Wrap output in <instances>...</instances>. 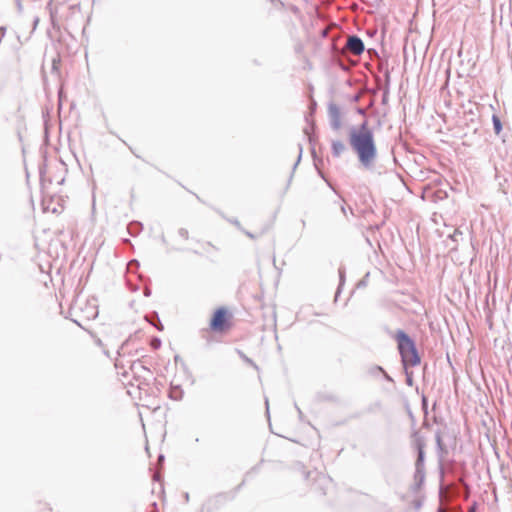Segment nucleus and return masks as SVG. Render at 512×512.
I'll return each instance as SVG.
<instances>
[{
	"mask_svg": "<svg viewBox=\"0 0 512 512\" xmlns=\"http://www.w3.org/2000/svg\"><path fill=\"white\" fill-rule=\"evenodd\" d=\"M178 234H179L182 238H184V239H188V231H187V229H185V228H180V229L178 230Z\"/></svg>",
	"mask_w": 512,
	"mask_h": 512,
	"instance_id": "nucleus-12",
	"label": "nucleus"
},
{
	"mask_svg": "<svg viewBox=\"0 0 512 512\" xmlns=\"http://www.w3.org/2000/svg\"><path fill=\"white\" fill-rule=\"evenodd\" d=\"M244 359H245V361H246V362H248V363H250V364H253L252 360H250L249 358L244 357Z\"/></svg>",
	"mask_w": 512,
	"mask_h": 512,
	"instance_id": "nucleus-19",
	"label": "nucleus"
},
{
	"mask_svg": "<svg viewBox=\"0 0 512 512\" xmlns=\"http://www.w3.org/2000/svg\"><path fill=\"white\" fill-rule=\"evenodd\" d=\"M424 476H425L424 467H421L418 470V466H415V479L419 480L420 482H422L423 479H424Z\"/></svg>",
	"mask_w": 512,
	"mask_h": 512,
	"instance_id": "nucleus-9",
	"label": "nucleus"
},
{
	"mask_svg": "<svg viewBox=\"0 0 512 512\" xmlns=\"http://www.w3.org/2000/svg\"><path fill=\"white\" fill-rule=\"evenodd\" d=\"M158 460H159L160 462H162V461L164 460V456H163V455H160V456H159V458H158Z\"/></svg>",
	"mask_w": 512,
	"mask_h": 512,
	"instance_id": "nucleus-21",
	"label": "nucleus"
},
{
	"mask_svg": "<svg viewBox=\"0 0 512 512\" xmlns=\"http://www.w3.org/2000/svg\"><path fill=\"white\" fill-rule=\"evenodd\" d=\"M185 499L188 500L189 499V495L188 493L185 494Z\"/></svg>",
	"mask_w": 512,
	"mask_h": 512,
	"instance_id": "nucleus-23",
	"label": "nucleus"
},
{
	"mask_svg": "<svg viewBox=\"0 0 512 512\" xmlns=\"http://www.w3.org/2000/svg\"><path fill=\"white\" fill-rule=\"evenodd\" d=\"M155 317L157 318L158 324H154V326H155L158 330L162 331V330H163V326H162V324L160 323V320H159V318H158V315H157V314H155Z\"/></svg>",
	"mask_w": 512,
	"mask_h": 512,
	"instance_id": "nucleus-15",
	"label": "nucleus"
},
{
	"mask_svg": "<svg viewBox=\"0 0 512 512\" xmlns=\"http://www.w3.org/2000/svg\"><path fill=\"white\" fill-rule=\"evenodd\" d=\"M96 315H97V311H96L95 307H92L91 311H90V313L88 314L87 317L88 318H94Z\"/></svg>",
	"mask_w": 512,
	"mask_h": 512,
	"instance_id": "nucleus-14",
	"label": "nucleus"
},
{
	"mask_svg": "<svg viewBox=\"0 0 512 512\" xmlns=\"http://www.w3.org/2000/svg\"><path fill=\"white\" fill-rule=\"evenodd\" d=\"M134 264H135V265H138L137 260H132V261H130V263H129V268H131V266H132V265H134Z\"/></svg>",
	"mask_w": 512,
	"mask_h": 512,
	"instance_id": "nucleus-17",
	"label": "nucleus"
},
{
	"mask_svg": "<svg viewBox=\"0 0 512 512\" xmlns=\"http://www.w3.org/2000/svg\"><path fill=\"white\" fill-rule=\"evenodd\" d=\"M301 156H302V148H301V147H299V155H298L297 161H296V163H295V165H294V168H295V167L298 165V163L300 162V160H301Z\"/></svg>",
	"mask_w": 512,
	"mask_h": 512,
	"instance_id": "nucleus-16",
	"label": "nucleus"
},
{
	"mask_svg": "<svg viewBox=\"0 0 512 512\" xmlns=\"http://www.w3.org/2000/svg\"><path fill=\"white\" fill-rule=\"evenodd\" d=\"M245 233H246V235H247L248 237H250V238H252V239L254 238V235H253L252 233H250V232H245Z\"/></svg>",
	"mask_w": 512,
	"mask_h": 512,
	"instance_id": "nucleus-18",
	"label": "nucleus"
},
{
	"mask_svg": "<svg viewBox=\"0 0 512 512\" xmlns=\"http://www.w3.org/2000/svg\"><path fill=\"white\" fill-rule=\"evenodd\" d=\"M415 466H418V470L421 467H424V451L421 446H419V448H418V457H417Z\"/></svg>",
	"mask_w": 512,
	"mask_h": 512,
	"instance_id": "nucleus-8",
	"label": "nucleus"
},
{
	"mask_svg": "<svg viewBox=\"0 0 512 512\" xmlns=\"http://www.w3.org/2000/svg\"><path fill=\"white\" fill-rule=\"evenodd\" d=\"M328 116L331 128L338 131L342 126L340 108L336 104L330 103L328 106Z\"/></svg>",
	"mask_w": 512,
	"mask_h": 512,
	"instance_id": "nucleus-3",
	"label": "nucleus"
},
{
	"mask_svg": "<svg viewBox=\"0 0 512 512\" xmlns=\"http://www.w3.org/2000/svg\"><path fill=\"white\" fill-rule=\"evenodd\" d=\"M151 346L154 348V349H158L160 346H161V340L159 338H153L151 340Z\"/></svg>",
	"mask_w": 512,
	"mask_h": 512,
	"instance_id": "nucleus-10",
	"label": "nucleus"
},
{
	"mask_svg": "<svg viewBox=\"0 0 512 512\" xmlns=\"http://www.w3.org/2000/svg\"><path fill=\"white\" fill-rule=\"evenodd\" d=\"M266 407L268 408V400L265 401Z\"/></svg>",
	"mask_w": 512,
	"mask_h": 512,
	"instance_id": "nucleus-25",
	"label": "nucleus"
},
{
	"mask_svg": "<svg viewBox=\"0 0 512 512\" xmlns=\"http://www.w3.org/2000/svg\"><path fill=\"white\" fill-rule=\"evenodd\" d=\"M339 276H340V284H339V287H338V290H337V293H336V296L339 294L340 292V288H341V285L344 281V270L343 269H339Z\"/></svg>",
	"mask_w": 512,
	"mask_h": 512,
	"instance_id": "nucleus-11",
	"label": "nucleus"
},
{
	"mask_svg": "<svg viewBox=\"0 0 512 512\" xmlns=\"http://www.w3.org/2000/svg\"><path fill=\"white\" fill-rule=\"evenodd\" d=\"M493 129L495 134L499 135L502 131V123L500 118L497 115L492 116Z\"/></svg>",
	"mask_w": 512,
	"mask_h": 512,
	"instance_id": "nucleus-7",
	"label": "nucleus"
},
{
	"mask_svg": "<svg viewBox=\"0 0 512 512\" xmlns=\"http://www.w3.org/2000/svg\"><path fill=\"white\" fill-rule=\"evenodd\" d=\"M332 154L335 157H339L345 150V144L340 140H333L331 143Z\"/></svg>",
	"mask_w": 512,
	"mask_h": 512,
	"instance_id": "nucleus-6",
	"label": "nucleus"
},
{
	"mask_svg": "<svg viewBox=\"0 0 512 512\" xmlns=\"http://www.w3.org/2000/svg\"><path fill=\"white\" fill-rule=\"evenodd\" d=\"M226 321V311L223 308H219L214 313V316L211 320L210 326L214 331H222L224 328V324Z\"/></svg>",
	"mask_w": 512,
	"mask_h": 512,
	"instance_id": "nucleus-5",
	"label": "nucleus"
},
{
	"mask_svg": "<svg viewBox=\"0 0 512 512\" xmlns=\"http://www.w3.org/2000/svg\"><path fill=\"white\" fill-rule=\"evenodd\" d=\"M345 47L353 55H360L364 51V43L356 35L348 37Z\"/></svg>",
	"mask_w": 512,
	"mask_h": 512,
	"instance_id": "nucleus-4",
	"label": "nucleus"
},
{
	"mask_svg": "<svg viewBox=\"0 0 512 512\" xmlns=\"http://www.w3.org/2000/svg\"><path fill=\"white\" fill-rule=\"evenodd\" d=\"M150 322H151V324H153V325H154V324H158V321H154V322L150 321Z\"/></svg>",
	"mask_w": 512,
	"mask_h": 512,
	"instance_id": "nucleus-24",
	"label": "nucleus"
},
{
	"mask_svg": "<svg viewBox=\"0 0 512 512\" xmlns=\"http://www.w3.org/2000/svg\"><path fill=\"white\" fill-rule=\"evenodd\" d=\"M349 144L357 155L361 167L372 170L377 161L378 151L373 130L368 126L367 121L349 130Z\"/></svg>",
	"mask_w": 512,
	"mask_h": 512,
	"instance_id": "nucleus-1",
	"label": "nucleus"
},
{
	"mask_svg": "<svg viewBox=\"0 0 512 512\" xmlns=\"http://www.w3.org/2000/svg\"><path fill=\"white\" fill-rule=\"evenodd\" d=\"M396 340L404 366L418 365L420 363V357L411 338L404 331L399 330L396 334Z\"/></svg>",
	"mask_w": 512,
	"mask_h": 512,
	"instance_id": "nucleus-2",
	"label": "nucleus"
},
{
	"mask_svg": "<svg viewBox=\"0 0 512 512\" xmlns=\"http://www.w3.org/2000/svg\"><path fill=\"white\" fill-rule=\"evenodd\" d=\"M150 294V291L149 290H146L145 291V295L148 296Z\"/></svg>",
	"mask_w": 512,
	"mask_h": 512,
	"instance_id": "nucleus-22",
	"label": "nucleus"
},
{
	"mask_svg": "<svg viewBox=\"0 0 512 512\" xmlns=\"http://www.w3.org/2000/svg\"><path fill=\"white\" fill-rule=\"evenodd\" d=\"M233 224L237 225V226H240L239 222L237 220H232L231 221Z\"/></svg>",
	"mask_w": 512,
	"mask_h": 512,
	"instance_id": "nucleus-20",
	"label": "nucleus"
},
{
	"mask_svg": "<svg viewBox=\"0 0 512 512\" xmlns=\"http://www.w3.org/2000/svg\"><path fill=\"white\" fill-rule=\"evenodd\" d=\"M436 442H437L438 448L440 450H443L442 439H441V435L439 433L436 434Z\"/></svg>",
	"mask_w": 512,
	"mask_h": 512,
	"instance_id": "nucleus-13",
	"label": "nucleus"
}]
</instances>
